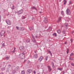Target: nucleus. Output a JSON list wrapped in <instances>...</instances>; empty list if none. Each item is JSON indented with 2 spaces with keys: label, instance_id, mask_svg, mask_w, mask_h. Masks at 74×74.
Instances as JSON below:
<instances>
[{
  "label": "nucleus",
  "instance_id": "nucleus-1",
  "mask_svg": "<svg viewBox=\"0 0 74 74\" xmlns=\"http://www.w3.org/2000/svg\"><path fill=\"white\" fill-rule=\"evenodd\" d=\"M19 57L21 59H25V56L22 53H21L19 54Z\"/></svg>",
  "mask_w": 74,
  "mask_h": 74
},
{
  "label": "nucleus",
  "instance_id": "nucleus-2",
  "mask_svg": "<svg viewBox=\"0 0 74 74\" xmlns=\"http://www.w3.org/2000/svg\"><path fill=\"white\" fill-rule=\"evenodd\" d=\"M5 22L6 23L8 24V25H11V22L8 19L6 20Z\"/></svg>",
  "mask_w": 74,
  "mask_h": 74
},
{
  "label": "nucleus",
  "instance_id": "nucleus-3",
  "mask_svg": "<svg viewBox=\"0 0 74 74\" xmlns=\"http://www.w3.org/2000/svg\"><path fill=\"white\" fill-rule=\"evenodd\" d=\"M23 9H21L20 10L18 11V15H21V14H22L23 13Z\"/></svg>",
  "mask_w": 74,
  "mask_h": 74
},
{
  "label": "nucleus",
  "instance_id": "nucleus-4",
  "mask_svg": "<svg viewBox=\"0 0 74 74\" xmlns=\"http://www.w3.org/2000/svg\"><path fill=\"white\" fill-rule=\"evenodd\" d=\"M19 49L21 51H23L25 50V48L23 46H21L20 47Z\"/></svg>",
  "mask_w": 74,
  "mask_h": 74
},
{
  "label": "nucleus",
  "instance_id": "nucleus-5",
  "mask_svg": "<svg viewBox=\"0 0 74 74\" xmlns=\"http://www.w3.org/2000/svg\"><path fill=\"white\" fill-rule=\"evenodd\" d=\"M66 11V14L67 15H70L71 14V12H70V10L69 9H67Z\"/></svg>",
  "mask_w": 74,
  "mask_h": 74
},
{
  "label": "nucleus",
  "instance_id": "nucleus-6",
  "mask_svg": "<svg viewBox=\"0 0 74 74\" xmlns=\"http://www.w3.org/2000/svg\"><path fill=\"white\" fill-rule=\"evenodd\" d=\"M64 27H65L66 29H67L68 27H69V24H68V23H66L64 24Z\"/></svg>",
  "mask_w": 74,
  "mask_h": 74
},
{
  "label": "nucleus",
  "instance_id": "nucleus-7",
  "mask_svg": "<svg viewBox=\"0 0 74 74\" xmlns=\"http://www.w3.org/2000/svg\"><path fill=\"white\" fill-rule=\"evenodd\" d=\"M42 59H43V57L42 56H41L40 57V58H39L38 60L40 62H41L42 60Z\"/></svg>",
  "mask_w": 74,
  "mask_h": 74
},
{
  "label": "nucleus",
  "instance_id": "nucleus-8",
  "mask_svg": "<svg viewBox=\"0 0 74 74\" xmlns=\"http://www.w3.org/2000/svg\"><path fill=\"white\" fill-rule=\"evenodd\" d=\"M5 32L4 30L2 31L1 33V36H3V35L4 34V33H5Z\"/></svg>",
  "mask_w": 74,
  "mask_h": 74
},
{
  "label": "nucleus",
  "instance_id": "nucleus-9",
  "mask_svg": "<svg viewBox=\"0 0 74 74\" xmlns=\"http://www.w3.org/2000/svg\"><path fill=\"white\" fill-rule=\"evenodd\" d=\"M32 70L31 69H29L27 70V74H30L31 73H32Z\"/></svg>",
  "mask_w": 74,
  "mask_h": 74
},
{
  "label": "nucleus",
  "instance_id": "nucleus-10",
  "mask_svg": "<svg viewBox=\"0 0 74 74\" xmlns=\"http://www.w3.org/2000/svg\"><path fill=\"white\" fill-rule=\"evenodd\" d=\"M47 67L48 68V70L49 72H51V71H52V69H51V68L50 66L48 65L47 66Z\"/></svg>",
  "mask_w": 74,
  "mask_h": 74
},
{
  "label": "nucleus",
  "instance_id": "nucleus-11",
  "mask_svg": "<svg viewBox=\"0 0 74 74\" xmlns=\"http://www.w3.org/2000/svg\"><path fill=\"white\" fill-rule=\"evenodd\" d=\"M25 29V28L24 27H20V31H23V30Z\"/></svg>",
  "mask_w": 74,
  "mask_h": 74
},
{
  "label": "nucleus",
  "instance_id": "nucleus-12",
  "mask_svg": "<svg viewBox=\"0 0 74 74\" xmlns=\"http://www.w3.org/2000/svg\"><path fill=\"white\" fill-rule=\"evenodd\" d=\"M32 41H33V42H36V39H35V38H32Z\"/></svg>",
  "mask_w": 74,
  "mask_h": 74
},
{
  "label": "nucleus",
  "instance_id": "nucleus-13",
  "mask_svg": "<svg viewBox=\"0 0 74 74\" xmlns=\"http://www.w3.org/2000/svg\"><path fill=\"white\" fill-rule=\"evenodd\" d=\"M51 63L52 65V68L53 69H55V65H54V63L53 62H51Z\"/></svg>",
  "mask_w": 74,
  "mask_h": 74
},
{
  "label": "nucleus",
  "instance_id": "nucleus-14",
  "mask_svg": "<svg viewBox=\"0 0 74 74\" xmlns=\"http://www.w3.org/2000/svg\"><path fill=\"white\" fill-rule=\"evenodd\" d=\"M22 53L25 56V55L27 53V52L26 51H23V53Z\"/></svg>",
  "mask_w": 74,
  "mask_h": 74
},
{
  "label": "nucleus",
  "instance_id": "nucleus-15",
  "mask_svg": "<svg viewBox=\"0 0 74 74\" xmlns=\"http://www.w3.org/2000/svg\"><path fill=\"white\" fill-rule=\"evenodd\" d=\"M47 52H48V53H50L51 56H52V54L51 53V51H50V50H47Z\"/></svg>",
  "mask_w": 74,
  "mask_h": 74
},
{
  "label": "nucleus",
  "instance_id": "nucleus-16",
  "mask_svg": "<svg viewBox=\"0 0 74 74\" xmlns=\"http://www.w3.org/2000/svg\"><path fill=\"white\" fill-rule=\"evenodd\" d=\"M5 64V63L4 62H3L1 63V66H0V67H3V66Z\"/></svg>",
  "mask_w": 74,
  "mask_h": 74
},
{
  "label": "nucleus",
  "instance_id": "nucleus-17",
  "mask_svg": "<svg viewBox=\"0 0 74 74\" xmlns=\"http://www.w3.org/2000/svg\"><path fill=\"white\" fill-rule=\"evenodd\" d=\"M26 42H30V40L29 39L26 40Z\"/></svg>",
  "mask_w": 74,
  "mask_h": 74
},
{
  "label": "nucleus",
  "instance_id": "nucleus-18",
  "mask_svg": "<svg viewBox=\"0 0 74 74\" xmlns=\"http://www.w3.org/2000/svg\"><path fill=\"white\" fill-rule=\"evenodd\" d=\"M63 2H64V5H65L66 3H67V1H65L64 0L63 1Z\"/></svg>",
  "mask_w": 74,
  "mask_h": 74
},
{
  "label": "nucleus",
  "instance_id": "nucleus-19",
  "mask_svg": "<svg viewBox=\"0 0 74 74\" xmlns=\"http://www.w3.org/2000/svg\"><path fill=\"white\" fill-rule=\"evenodd\" d=\"M69 60H74L73 57H69Z\"/></svg>",
  "mask_w": 74,
  "mask_h": 74
},
{
  "label": "nucleus",
  "instance_id": "nucleus-20",
  "mask_svg": "<svg viewBox=\"0 0 74 74\" xmlns=\"http://www.w3.org/2000/svg\"><path fill=\"white\" fill-rule=\"evenodd\" d=\"M34 58H37V54H35L34 55Z\"/></svg>",
  "mask_w": 74,
  "mask_h": 74
},
{
  "label": "nucleus",
  "instance_id": "nucleus-21",
  "mask_svg": "<svg viewBox=\"0 0 74 74\" xmlns=\"http://www.w3.org/2000/svg\"><path fill=\"white\" fill-rule=\"evenodd\" d=\"M61 19H62V17H60L58 19V22H59V21H61Z\"/></svg>",
  "mask_w": 74,
  "mask_h": 74
},
{
  "label": "nucleus",
  "instance_id": "nucleus-22",
  "mask_svg": "<svg viewBox=\"0 0 74 74\" xmlns=\"http://www.w3.org/2000/svg\"><path fill=\"white\" fill-rule=\"evenodd\" d=\"M21 74H25V71L23 70L21 71Z\"/></svg>",
  "mask_w": 74,
  "mask_h": 74
},
{
  "label": "nucleus",
  "instance_id": "nucleus-23",
  "mask_svg": "<svg viewBox=\"0 0 74 74\" xmlns=\"http://www.w3.org/2000/svg\"><path fill=\"white\" fill-rule=\"evenodd\" d=\"M5 67H3L1 68V70L2 71H4V70H5Z\"/></svg>",
  "mask_w": 74,
  "mask_h": 74
},
{
  "label": "nucleus",
  "instance_id": "nucleus-24",
  "mask_svg": "<svg viewBox=\"0 0 74 74\" xmlns=\"http://www.w3.org/2000/svg\"><path fill=\"white\" fill-rule=\"evenodd\" d=\"M32 10L35 9V10H37V8H36V7H32Z\"/></svg>",
  "mask_w": 74,
  "mask_h": 74
},
{
  "label": "nucleus",
  "instance_id": "nucleus-25",
  "mask_svg": "<svg viewBox=\"0 0 74 74\" xmlns=\"http://www.w3.org/2000/svg\"><path fill=\"white\" fill-rule=\"evenodd\" d=\"M44 22L45 23H46L48 22V21H47V20H44Z\"/></svg>",
  "mask_w": 74,
  "mask_h": 74
},
{
  "label": "nucleus",
  "instance_id": "nucleus-26",
  "mask_svg": "<svg viewBox=\"0 0 74 74\" xmlns=\"http://www.w3.org/2000/svg\"><path fill=\"white\" fill-rule=\"evenodd\" d=\"M57 32L58 34H60L61 32V31H60V30H58Z\"/></svg>",
  "mask_w": 74,
  "mask_h": 74
},
{
  "label": "nucleus",
  "instance_id": "nucleus-27",
  "mask_svg": "<svg viewBox=\"0 0 74 74\" xmlns=\"http://www.w3.org/2000/svg\"><path fill=\"white\" fill-rule=\"evenodd\" d=\"M16 29H17V30H20V27H19L16 26Z\"/></svg>",
  "mask_w": 74,
  "mask_h": 74
},
{
  "label": "nucleus",
  "instance_id": "nucleus-28",
  "mask_svg": "<svg viewBox=\"0 0 74 74\" xmlns=\"http://www.w3.org/2000/svg\"><path fill=\"white\" fill-rule=\"evenodd\" d=\"M53 36H57V35L56 34V33H54L53 34H52Z\"/></svg>",
  "mask_w": 74,
  "mask_h": 74
},
{
  "label": "nucleus",
  "instance_id": "nucleus-29",
  "mask_svg": "<svg viewBox=\"0 0 74 74\" xmlns=\"http://www.w3.org/2000/svg\"><path fill=\"white\" fill-rule=\"evenodd\" d=\"M12 73H13V74H15V73H16V71L15 70H13L12 71Z\"/></svg>",
  "mask_w": 74,
  "mask_h": 74
},
{
  "label": "nucleus",
  "instance_id": "nucleus-30",
  "mask_svg": "<svg viewBox=\"0 0 74 74\" xmlns=\"http://www.w3.org/2000/svg\"><path fill=\"white\" fill-rule=\"evenodd\" d=\"M61 14H62V15H64V12H63V11H61Z\"/></svg>",
  "mask_w": 74,
  "mask_h": 74
},
{
  "label": "nucleus",
  "instance_id": "nucleus-31",
  "mask_svg": "<svg viewBox=\"0 0 74 74\" xmlns=\"http://www.w3.org/2000/svg\"><path fill=\"white\" fill-rule=\"evenodd\" d=\"M62 33L63 34H66V32H65V31H63L62 32Z\"/></svg>",
  "mask_w": 74,
  "mask_h": 74
},
{
  "label": "nucleus",
  "instance_id": "nucleus-32",
  "mask_svg": "<svg viewBox=\"0 0 74 74\" xmlns=\"http://www.w3.org/2000/svg\"><path fill=\"white\" fill-rule=\"evenodd\" d=\"M5 58H6V59L7 60H8V59H9L10 58V57H6Z\"/></svg>",
  "mask_w": 74,
  "mask_h": 74
},
{
  "label": "nucleus",
  "instance_id": "nucleus-33",
  "mask_svg": "<svg viewBox=\"0 0 74 74\" xmlns=\"http://www.w3.org/2000/svg\"><path fill=\"white\" fill-rule=\"evenodd\" d=\"M11 26H8L7 27V28L8 29H10V28H11Z\"/></svg>",
  "mask_w": 74,
  "mask_h": 74
},
{
  "label": "nucleus",
  "instance_id": "nucleus-34",
  "mask_svg": "<svg viewBox=\"0 0 74 74\" xmlns=\"http://www.w3.org/2000/svg\"><path fill=\"white\" fill-rule=\"evenodd\" d=\"M48 56L46 57H45L46 60H48Z\"/></svg>",
  "mask_w": 74,
  "mask_h": 74
},
{
  "label": "nucleus",
  "instance_id": "nucleus-35",
  "mask_svg": "<svg viewBox=\"0 0 74 74\" xmlns=\"http://www.w3.org/2000/svg\"><path fill=\"white\" fill-rule=\"evenodd\" d=\"M14 5H13L12 6V10H14Z\"/></svg>",
  "mask_w": 74,
  "mask_h": 74
},
{
  "label": "nucleus",
  "instance_id": "nucleus-36",
  "mask_svg": "<svg viewBox=\"0 0 74 74\" xmlns=\"http://www.w3.org/2000/svg\"><path fill=\"white\" fill-rule=\"evenodd\" d=\"M70 41H71V43H72L73 42V39H70Z\"/></svg>",
  "mask_w": 74,
  "mask_h": 74
},
{
  "label": "nucleus",
  "instance_id": "nucleus-37",
  "mask_svg": "<svg viewBox=\"0 0 74 74\" xmlns=\"http://www.w3.org/2000/svg\"><path fill=\"white\" fill-rule=\"evenodd\" d=\"M74 55V53H71V55H70V56H73Z\"/></svg>",
  "mask_w": 74,
  "mask_h": 74
},
{
  "label": "nucleus",
  "instance_id": "nucleus-38",
  "mask_svg": "<svg viewBox=\"0 0 74 74\" xmlns=\"http://www.w3.org/2000/svg\"><path fill=\"white\" fill-rule=\"evenodd\" d=\"M29 29L30 30H33V28H32V27H31L30 28H29Z\"/></svg>",
  "mask_w": 74,
  "mask_h": 74
},
{
  "label": "nucleus",
  "instance_id": "nucleus-39",
  "mask_svg": "<svg viewBox=\"0 0 74 74\" xmlns=\"http://www.w3.org/2000/svg\"><path fill=\"white\" fill-rule=\"evenodd\" d=\"M71 65L72 66H74V64L73 63H71Z\"/></svg>",
  "mask_w": 74,
  "mask_h": 74
},
{
  "label": "nucleus",
  "instance_id": "nucleus-40",
  "mask_svg": "<svg viewBox=\"0 0 74 74\" xmlns=\"http://www.w3.org/2000/svg\"><path fill=\"white\" fill-rule=\"evenodd\" d=\"M22 19H25V17L24 16H23L22 17Z\"/></svg>",
  "mask_w": 74,
  "mask_h": 74
},
{
  "label": "nucleus",
  "instance_id": "nucleus-41",
  "mask_svg": "<svg viewBox=\"0 0 74 74\" xmlns=\"http://www.w3.org/2000/svg\"><path fill=\"white\" fill-rule=\"evenodd\" d=\"M69 4H71V3H72V2H71V1H70L69 2Z\"/></svg>",
  "mask_w": 74,
  "mask_h": 74
},
{
  "label": "nucleus",
  "instance_id": "nucleus-42",
  "mask_svg": "<svg viewBox=\"0 0 74 74\" xmlns=\"http://www.w3.org/2000/svg\"><path fill=\"white\" fill-rule=\"evenodd\" d=\"M8 67H9V68L11 67V65H10V64L8 65Z\"/></svg>",
  "mask_w": 74,
  "mask_h": 74
},
{
  "label": "nucleus",
  "instance_id": "nucleus-43",
  "mask_svg": "<svg viewBox=\"0 0 74 74\" xmlns=\"http://www.w3.org/2000/svg\"><path fill=\"white\" fill-rule=\"evenodd\" d=\"M32 38H34V36L33 35H32Z\"/></svg>",
  "mask_w": 74,
  "mask_h": 74
},
{
  "label": "nucleus",
  "instance_id": "nucleus-44",
  "mask_svg": "<svg viewBox=\"0 0 74 74\" xmlns=\"http://www.w3.org/2000/svg\"><path fill=\"white\" fill-rule=\"evenodd\" d=\"M52 30V28H51V27H49V30Z\"/></svg>",
  "mask_w": 74,
  "mask_h": 74
},
{
  "label": "nucleus",
  "instance_id": "nucleus-45",
  "mask_svg": "<svg viewBox=\"0 0 74 74\" xmlns=\"http://www.w3.org/2000/svg\"><path fill=\"white\" fill-rule=\"evenodd\" d=\"M58 69L59 70H60V71H62V70H61V68H58Z\"/></svg>",
  "mask_w": 74,
  "mask_h": 74
},
{
  "label": "nucleus",
  "instance_id": "nucleus-46",
  "mask_svg": "<svg viewBox=\"0 0 74 74\" xmlns=\"http://www.w3.org/2000/svg\"><path fill=\"white\" fill-rule=\"evenodd\" d=\"M1 15L0 16V21H1Z\"/></svg>",
  "mask_w": 74,
  "mask_h": 74
},
{
  "label": "nucleus",
  "instance_id": "nucleus-47",
  "mask_svg": "<svg viewBox=\"0 0 74 74\" xmlns=\"http://www.w3.org/2000/svg\"><path fill=\"white\" fill-rule=\"evenodd\" d=\"M67 52H69V49H67Z\"/></svg>",
  "mask_w": 74,
  "mask_h": 74
},
{
  "label": "nucleus",
  "instance_id": "nucleus-48",
  "mask_svg": "<svg viewBox=\"0 0 74 74\" xmlns=\"http://www.w3.org/2000/svg\"><path fill=\"white\" fill-rule=\"evenodd\" d=\"M16 69H19V67L18 66H17L16 67Z\"/></svg>",
  "mask_w": 74,
  "mask_h": 74
},
{
  "label": "nucleus",
  "instance_id": "nucleus-49",
  "mask_svg": "<svg viewBox=\"0 0 74 74\" xmlns=\"http://www.w3.org/2000/svg\"><path fill=\"white\" fill-rule=\"evenodd\" d=\"M14 13L15 14H16V13H17V12H16V11H14Z\"/></svg>",
  "mask_w": 74,
  "mask_h": 74
},
{
  "label": "nucleus",
  "instance_id": "nucleus-50",
  "mask_svg": "<svg viewBox=\"0 0 74 74\" xmlns=\"http://www.w3.org/2000/svg\"><path fill=\"white\" fill-rule=\"evenodd\" d=\"M35 37H36V38H37L38 37V36H36Z\"/></svg>",
  "mask_w": 74,
  "mask_h": 74
},
{
  "label": "nucleus",
  "instance_id": "nucleus-51",
  "mask_svg": "<svg viewBox=\"0 0 74 74\" xmlns=\"http://www.w3.org/2000/svg\"><path fill=\"white\" fill-rule=\"evenodd\" d=\"M64 73H65V72H64V71H63V74H64Z\"/></svg>",
  "mask_w": 74,
  "mask_h": 74
},
{
  "label": "nucleus",
  "instance_id": "nucleus-52",
  "mask_svg": "<svg viewBox=\"0 0 74 74\" xmlns=\"http://www.w3.org/2000/svg\"><path fill=\"white\" fill-rule=\"evenodd\" d=\"M3 10V11H6V10L5 9H4Z\"/></svg>",
  "mask_w": 74,
  "mask_h": 74
},
{
  "label": "nucleus",
  "instance_id": "nucleus-53",
  "mask_svg": "<svg viewBox=\"0 0 74 74\" xmlns=\"http://www.w3.org/2000/svg\"><path fill=\"white\" fill-rule=\"evenodd\" d=\"M34 74H36V71H34Z\"/></svg>",
  "mask_w": 74,
  "mask_h": 74
},
{
  "label": "nucleus",
  "instance_id": "nucleus-54",
  "mask_svg": "<svg viewBox=\"0 0 74 74\" xmlns=\"http://www.w3.org/2000/svg\"><path fill=\"white\" fill-rule=\"evenodd\" d=\"M1 74H4L3 72H1Z\"/></svg>",
  "mask_w": 74,
  "mask_h": 74
},
{
  "label": "nucleus",
  "instance_id": "nucleus-55",
  "mask_svg": "<svg viewBox=\"0 0 74 74\" xmlns=\"http://www.w3.org/2000/svg\"><path fill=\"white\" fill-rule=\"evenodd\" d=\"M2 46H4V44H3L2 45Z\"/></svg>",
  "mask_w": 74,
  "mask_h": 74
},
{
  "label": "nucleus",
  "instance_id": "nucleus-56",
  "mask_svg": "<svg viewBox=\"0 0 74 74\" xmlns=\"http://www.w3.org/2000/svg\"><path fill=\"white\" fill-rule=\"evenodd\" d=\"M12 52H13V53H15V51H14V50Z\"/></svg>",
  "mask_w": 74,
  "mask_h": 74
},
{
  "label": "nucleus",
  "instance_id": "nucleus-57",
  "mask_svg": "<svg viewBox=\"0 0 74 74\" xmlns=\"http://www.w3.org/2000/svg\"><path fill=\"white\" fill-rule=\"evenodd\" d=\"M34 53H37V52L36 51H35Z\"/></svg>",
  "mask_w": 74,
  "mask_h": 74
},
{
  "label": "nucleus",
  "instance_id": "nucleus-58",
  "mask_svg": "<svg viewBox=\"0 0 74 74\" xmlns=\"http://www.w3.org/2000/svg\"><path fill=\"white\" fill-rule=\"evenodd\" d=\"M39 12L40 14H41V13H42V12Z\"/></svg>",
  "mask_w": 74,
  "mask_h": 74
},
{
  "label": "nucleus",
  "instance_id": "nucleus-59",
  "mask_svg": "<svg viewBox=\"0 0 74 74\" xmlns=\"http://www.w3.org/2000/svg\"><path fill=\"white\" fill-rule=\"evenodd\" d=\"M62 0H59V2H60Z\"/></svg>",
  "mask_w": 74,
  "mask_h": 74
},
{
  "label": "nucleus",
  "instance_id": "nucleus-60",
  "mask_svg": "<svg viewBox=\"0 0 74 74\" xmlns=\"http://www.w3.org/2000/svg\"><path fill=\"white\" fill-rule=\"evenodd\" d=\"M74 31H73L72 33V34H73V33H74Z\"/></svg>",
  "mask_w": 74,
  "mask_h": 74
},
{
  "label": "nucleus",
  "instance_id": "nucleus-61",
  "mask_svg": "<svg viewBox=\"0 0 74 74\" xmlns=\"http://www.w3.org/2000/svg\"><path fill=\"white\" fill-rule=\"evenodd\" d=\"M67 53L68 54L69 53V51H67Z\"/></svg>",
  "mask_w": 74,
  "mask_h": 74
},
{
  "label": "nucleus",
  "instance_id": "nucleus-62",
  "mask_svg": "<svg viewBox=\"0 0 74 74\" xmlns=\"http://www.w3.org/2000/svg\"><path fill=\"white\" fill-rule=\"evenodd\" d=\"M67 44V42H65V44Z\"/></svg>",
  "mask_w": 74,
  "mask_h": 74
},
{
  "label": "nucleus",
  "instance_id": "nucleus-63",
  "mask_svg": "<svg viewBox=\"0 0 74 74\" xmlns=\"http://www.w3.org/2000/svg\"><path fill=\"white\" fill-rule=\"evenodd\" d=\"M38 74H41V73H38Z\"/></svg>",
  "mask_w": 74,
  "mask_h": 74
},
{
  "label": "nucleus",
  "instance_id": "nucleus-64",
  "mask_svg": "<svg viewBox=\"0 0 74 74\" xmlns=\"http://www.w3.org/2000/svg\"><path fill=\"white\" fill-rule=\"evenodd\" d=\"M54 62H56V61L55 60H54Z\"/></svg>",
  "mask_w": 74,
  "mask_h": 74
}]
</instances>
